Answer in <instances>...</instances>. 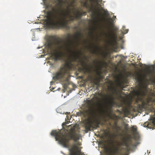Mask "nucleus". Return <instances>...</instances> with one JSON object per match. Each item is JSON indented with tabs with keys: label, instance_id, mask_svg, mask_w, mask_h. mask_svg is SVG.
Wrapping results in <instances>:
<instances>
[{
	"label": "nucleus",
	"instance_id": "obj_1",
	"mask_svg": "<svg viewBox=\"0 0 155 155\" xmlns=\"http://www.w3.org/2000/svg\"><path fill=\"white\" fill-rule=\"evenodd\" d=\"M83 36L80 31H77L75 35L68 34L67 38V41L63 39L60 40L56 39L55 36H49L47 39L48 46L52 51V55L55 60H63L64 58L67 56V58L65 60V66L61 68L60 71L55 74L54 77L55 80L63 79L66 83L63 87L66 89L68 87V83L70 78L69 70L74 68L73 62H76L82 64L81 56L82 55L81 51H72L70 48V44L73 45L75 42H79L81 37Z\"/></svg>",
	"mask_w": 155,
	"mask_h": 155
},
{
	"label": "nucleus",
	"instance_id": "obj_2",
	"mask_svg": "<svg viewBox=\"0 0 155 155\" xmlns=\"http://www.w3.org/2000/svg\"><path fill=\"white\" fill-rule=\"evenodd\" d=\"M74 2V0H72L71 4L66 0H58V3L52 8L48 13L46 20L47 26L52 29L65 28L70 22L77 19L75 18L76 12H74V16L71 15V9L69 8L72 7V10H75L74 6L72 5Z\"/></svg>",
	"mask_w": 155,
	"mask_h": 155
},
{
	"label": "nucleus",
	"instance_id": "obj_3",
	"mask_svg": "<svg viewBox=\"0 0 155 155\" xmlns=\"http://www.w3.org/2000/svg\"><path fill=\"white\" fill-rule=\"evenodd\" d=\"M51 135L55 137L56 140H59L60 143L65 147H68L70 155H84L81 152V147L79 143L76 142L81 137L80 134L74 129H72L68 136L61 134L59 131L52 130Z\"/></svg>",
	"mask_w": 155,
	"mask_h": 155
},
{
	"label": "nucleus",
	"instance_id": "obj_4",
	"mask_svg": "<svg viewBox=\"0 0 155 155\" xmlns=\"http://www.w3.org/2000/svg\"><path fill=\"white\" fill-rule=\"evenodd\" d=\"M104 34L106 38L111 40L110 43L112 45L114 46L116 45L117 42L116 39L117 37L114 31H109L108 34L105 33Z\"/></svg>",
	"mask_w": 155,
	"mask_h": 155
},
{
	"label": "nucleus",
	"instance_id": "obj_5",
	"mask_svg": "<svg viewBox=\"0 0 155 155\" xmlns=\"http://www.w3.org/2000/svg\"><path fill=\"white\" fill-rule=\"evenodd\" d=\"M118 148L117 147L116 149L113 151L111 148L106 149V151L107 153L109 154V155H114L115 154L119 155H122V150H120V152H119L118 151Z\"/></svg>",
	"mask_w": 155,
	"mask_h": 155
},
{
	"label": "nucleus",
	"instance_id": "obj_6",
	"mask_svg": "<svg viewBox=\"0 0 155 155\" xmlns=\"http://www.w3.org/2000/svg\"><path fill=\"white\" fill-rule=\"evenodd\" d=\"M105 102L109 106H112L114 104V98L112 96H106L105 99Z\"/></svg>",
	"mask_w": 155,
	"mask_h": 155
},
{
	"label": "nucleus",
	"instance_id": "obj_7",
	"mask_svg": "<svg viewBox=\"0 0 155 155\" xmlns=\"http://www.w3.org/2000/svg\"><path fill=\"white\" fill-rule=\"evenodd\" d=\"M76 14H75V18L77 19L78 20L80 19L82 16L86 15L87 12H81L78 9L76 11Z\"/></svg>",
	"mask_w": 155,
	"mask_h": 155
},
{
	"label": "nucleus",
	"instance_id": "obj_8",
	"mask_svg": "<svg viewBox=\"0 0 155 155\" xmlns=\"http://www.w3.org/2000/svg\"><path fill=\"white\" fill-rule=\"evenodd\" d=\"M91 46L90 47L87 46L88 49L90 50L91 48H93L94 50L91 51V53L93 54H97V50L99 49L98 46H93L92 44H91Z\"/></svg>",
	"mask_w": 155,
	"mask_h": 155
},
{
	"label": "nucleus",
	"instance_id": "obj_9",
	"mask_svg": "<svg viewBox=\"0 0 155 155\" xmlns=\"http://www.w3.org/2000/svg\"><path fill=\"white\" fill-rule=\"evenodd\" d=\"M128 138L125 137H123L122 138V142H120L119 143V145L121 146H125L126 147H129V145L128 143L127 142Z\"/></svg>",
	"mask_w": 155,
	"mask_h": 155
},
{
	"label": "nucleus",
	"instance_id": "obj_10",
	"mask_svg": "<svg viewBox=\"0 0 155 155\" xmlns=\"http://www.w3.org/2000/svg\"><path fill=\"white\" fill-rule=\"evenodd\" d=\"M86 114L88 116L92 115L93 113V110L91 109H89L85 110V111Z\"/></svg>",
	"mask_w": 155,
	"mask_h": 155
},
{
	"label": "nucleus",
	"instance_id": "obj_11",
	"mask_svg": "<svg viewBox=\"0 0 155 155\" xmlns=\"http://www.w3.org/2000/svg\"><path fill=\"white\" fill-rule=\"evenodd\" d=\"M131 130L132 131L133 133L134 134H137V127L136 126H133L131 127Z\"/></svg>",
	"mask_w": 155,
	"mask_h": 155
},
{
	"label": "nucleus",
	"instance_id": "obj_12",
	"mask_svg": "<svg viewBox=\"0 0 155 155\" xmlns=\"http://www.w3.org/2000/svg\"><path fill=\"white\" fill-rule=\"evenodd\" d=\"M143 87V88H144L145 92H144V91H142V88H140V90L141 91L142 94L143 95H145L146 94V92L147 91V87Z\"/></svg>",
	"mask_w": 155,
	"mask_h": 155
},
{
	"label": "nucleus",
	"instance_id": "obj_13",
	"mask_svg": "<svg viewBox=\"0 0 155 155\" xmlns=\"http://www.w3.org/2000/svg\"><path fill=\"white\" fill-rule=\"evenodd\" d=\"M91 127V122H88L86 126V128L87 130H90Z\"/></svg>",
	"mask_w": 155,
	"mask_h": 155
},
{
	"label": "nucleus",
	"instance_id": "obj_14",
	"mask_svg": "<svg viewBox=\"0 0 155 155\" xmlns=\"http://www.w3.org/2000/svg\"><path fill=\"white\" fill-rule=\"evenodd\" d=\"M83 6L84 7L86 8H87L88 7V6L87 5V1L83 2Z\"/></svg>",
	"mask_w": 155,
	"mask_h": 155
},
{
	"label": "nucleus",
	"instance_id": "obj_15",
	"mask_svg": "<svg viewBox=\"0 0 155 155\" xmlns=\"http://www.w3.org/2000/svg\"><path fill=\"white\" fill-rule=\"evenodd\" d=\"M99 0H96V3H97V5H98L101 8V9L103 10L104 9L103 8L101 7V5L100 4H99L98 3H99Z\"/></svg>",
	"mask_w": 155,
	"mask_h": 155
},
{
	"label": "nucleus",
	"instance_id": "obj_16",
	"mask_svg": "<svg viewBox=\"0 0 155 155\" xmlns=\"http://www.w3.org/2000/svg\"><path fill=\"white\" fill-rule=\"evenodd\" d=\"M136 93L137 94H140V91H137L136 92Z\"/></svg>",
	"mask_w": 155,
	"mask_h": 155
},
{
	"label": "nucleus",
	"instance_id": "obj_17",
	"mask_svg": "<svg viewBox=\"0 0 155 155\" xmlns=\"http://www.w3.org/2000/svg\"><path fill=\"white\" fill-rule=\"evenodd\" d=\"M105 14H108V11H105Z\"/></svg>",
	"mask_w": 155,
	"mask_h": 155
},
{
	"label": "nucleus",
	"instance_id": "obj_18",
	"mask_svg": "<svg viewBox=\"0 0 155 155\" xmlns=\"http://www.w3.org/2000/svg\"><path fill=\"white\" fill-rule=\"evenodd\" d=\"M78 26H76V27H74V28H75V29H77V28H78Z\"/></svg>",
	"mask_w": 155,
	"mask_h": 155
},
{
	"label": "nucleus",
	"instance_id": "obj_19",
	"mask_svg": "<svg viewBox=\"0 0 155 155\" xmlns=\"http://www.w3.org/2000/svg\"><path fill=\"white\" fill-rule=\"evenodd\" d=\"M102 0H100L99 1V2H102Z\"/></svg>",
	"mask_w": 155,
	"mask_h": 155
},
{
	"label": "nucleus",
	"instance_id": "obj_20",
	"mask_svg": "<svg viewBox=\"0 0 155 155\" xmlns=\"http://www.w3.org/2000/svg\"><path fill=\"white\" fill-rule=\"evenodd\" d=\"M129 75H131V73L130 72L129 73Z\"/></svg>",
	"mask_w": 155,
	"mask_h": 155
},
{
	"label": "nucleus",
	"instance_id": "obj_21",
	"mask_svg": "<svg viewBox=\"0 0 155 155\" xmlns=\"http://www.w3.org/2000/svg\"><path fill=\"white\" fill-rule=\"evenodd\" d=\"M65 114H68V112H66L65 113Z\"/></svg>",
	"mask_w": 155,
	"mask_h": 155
},
{
	"label": "nucleus",
	"instance_id": "obj_22",
	"mask_svg": "<svg viewBox=\"0 0 155 155\" xmlns=\"http://www.w3.org/2000/svg\"><path fill=\"white\" fill-rule=\"evenodd\" d=\"M110 20H111V21H112V18H110Z\"/></svg>",
	"mask_w": 155,
	"mask_h": 155
},
{
	"label": "nucleus",
	"instance_id": "obj_23",
	"mask_svg": "<svg viewBox=\"0 0 155 155\" xmlns=\"http://www.w3.org/2000/svg\"><path fill=\"white\" fill-rule=\"evenodd\" d=\"M117 136V135H115V137H116Z\"/></svg>",
	"mask_w": 155,
	"mask_h": 155
},
{
	"label": "nucleus",
	"instance_id": "obj_24",
	"mask_svg": "<svg viewBox=\"0 0 155 155\" xmlns=\"http://www.w3.org/2000/svg\"><path fill=\"white\" fill-rule=\"evenodd\" d=\"M84 41H85V43H87V41L86 40H84Z\"/></svg>",
	"mask_w": 155,
	"mask_h": 155
},
{
	"label": "nucleus",
	"instance_id": "obj_25",
	"mask_svg": "<svg viewBox=\"0 0 155 155\" xmlns=\"http://www.w3.org/2000/svg\"><path fill=\"white\" fill-rule=\"evenodd\" d=\"M110 24H112V22H111V21H110Z\"/></svg>",
	"mask_w": 155,
	"mask_h": 155
},
{
	"label": "nucleus",
	"instance_id": "obj_26",
	"mask_svg": "<svg viewBox=\"0 0 155 155\" xmlns=\"http://www.w3.org/2000/svg\"><path fill=\"white\" fill-rule=\"evenodd\" d=\"M114 18H116V16H114V17H113Z\"/></svg>",
	"mask_w": 155,
	"mask_h": 155
},
{
	"label": "nucleus",
	"instance_id": "obj_27",
	"mask_svg": "<svg viewBox=\"0 0 155 155\" xmlns=\"http://www.w3.org/2000/svg\"><path fill=\"white\" fill-rule=\"evenodd\" d=\"M128 31H126L125 32V33H127V32Z\"/></svg>",
	"mask_w": 155,
	"mask_h": 155
},
{
	"label": "nucleus",
	"instance_id": "obj_28",
	"mask_svg": "<svg viewBox=\"0 0 155 155\" xmlns=\"http://www.w3.org/2000/svg\"><path fill=\"white\" fill-rule=\"evenodd\" d=\"M154 66H155V62L154 63Z\"/></svg>",
	"mask_w": 155,
	"mask_h": 155
},
{
	"label": "nucleus",
	"instance_id": "obj_29",
	"mask_svg": "<svg viewBox=\"0 0 155 155\" xmlns=\"http://www.w3.org/2000/svg\"><path fill=\"white\" fill-rule=\"evenodd\" d=\"M99 63H101V61H100V62H99Z\"/></svg>",
	"mask_w": 155,
	"mask_h": 155
},
{
	"label": "nucleus",
	"instance_id": "obj_30",
	"mask_svg": "<svg viewBox=\"0 0 155 155\" xmlns=\"http://www.w3.org/2000/svg\"><path fill=\"white\" fill-rule=\"evenodd\" d=\"M153 82L155 83V81H153Z\"/></svg>",
	"mask_w": 155,
	"mask_h": 155
},
{
	"label": "nucleus",
	"instance_id": "obj_31",
	"mask_svg": "<svg viewBox=\"0 0 155 155\" xmlns=\"http://www.w3.org/2000/svg\"><path fill=\"white\" fill-rule=\"evenodd\" d=\"M154 127H155V126H154Z\"/></svg>",
	"mask_w": 155,
	"mask_h": 155
}]
</instances>
